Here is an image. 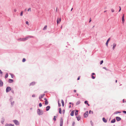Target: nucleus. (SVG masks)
I'll return each mask as SVG.
<instances>
[{"mask_svg": "<svg viewBox=\"0 0 126 126\" xmlns=\"http://www.w3.org/2000/svg\"><path fill=\"white\" fill-rule=\"evenodd\" d=\"M84 103H85V104H87V100L85 101Z\"/></svg>", "mask_w": 126, "mask_h": 126, "instance_id": "obj_58", "label": "nucleus"}, {"mask_svg": "<svg viewBox=\"0 0 126 126\" xmlns=\"http://www.w3.org/2000/svg\"><path fill=\"white\" fill-rule=\"evenodd\" d=\"M63 123V120L62 118H61L60 119V126H62Z\"/></svg>", "mask_w": 126, "mask_h": 126, "instance_id": "obj_6", "label": "nucleus"}, {"mask_svg": "<svg viewBox=\"0 0 126 126\" xmlns=\"http://www.w3.org/2000/svg\"><path fill=\"white\" fill-rule=\"evenodd\" d=\"M26 60L25 59V58H23V60H22V61L23 62H25V61Z\"/></svg>", "mask_w": 126, "mask_h": 126, "instance_id": "obj_30", "label": "nucleus"}, {"mask_svg": "<svg viewBox=\"0 0 126 126\" xmlns=\"http://www.w3.org/2000/svg\"><path fill=\"white\" fill-rule=\"evenodd\" d=\"M117 80H115V82H116V83H117Z\"/></svg>", "mask_w": 126, "mask_h": 126, "instance_id": "obj_64", "label": "nucleus"}, {"mask_svg": "<svg viewBox=\"0 0 126 126\" xmlns=\"http://www.w3.org/2000/svg\"><path fill=\"white\" fill-rule=\"evenodd\" d=\"M5 126H9L8 124H6L5 125Z\"/></svg>", "mask_w": 126, "mask_h": 126, "instance_id": "obj_54", "label": "nucleus"}, {"mask_svg": "<svg viewBox=\"0 0 126 126\" xmlns=\"http://www.w3.org/2000/svg\"><path fill=\"white\" fill-rule=\"evenodd\" d=\"M110 38H109L107 40V41H106V45L107 47H108V44L109 43V41L110 40Z\"/></svg>", "mask_w": 126, "mask_h": 126, "instance_id": "obj_8", "label": "nucleus"}, {"mask_svg": "<svg viewBox=\"0 0 126 126\" xmlns=\"http://www.w3.org/2000/svg\"><path fill=\"white\" fill-rule=\"evenodd\" d=\"M59 18H58L57 20V24L58 25V23H59Z\"/></svg>", "mask_w": 126, "mask_h": 126, "instance_id": "obj_32", "label": "nucleus"}, {"mask_svg": "<svg viewBox=\"0 0 126 126\" xmlns=\"http://www.w3.org/2000/svg\"><path fill=\"white\" fill-rule=\"evenodd\" d=\"M3 82L0 80V86H2L3 85Z\"/></svg>", "mask_w": 126, "mask_h": 126, "instance_id": "obj_16", "label": "nucleus"}, {"mask_svg": "<svg viewBox=\"0 0 126 126\" xmlns=\"http://www.w3.org/2000/svg\"><path fill=\"white\" fill-rule=\"evenodd\" d=\"M90 123H91V125L92 126H93V122H92V121H90Z\"/></svg>", "mask_w": 126, "mask_h": 126, "instance_id": "obj_33", "label": "nucleus"}, {"mask_svg": "<svg viewBox=\"0 0 126 126\" xmlns=\"http://www.w3.org/2000/svg\"><path fill=\"white\" fill-rule=\"evenodd\" d=\"M27 38H28L27 37L24 38H20L18 39V40L19 41H24L26 40L27 39Z\"/></svg>", "mask_w": 126, "mask_h": 126, "instance_id": "obj_3", "label": "nucleus"}, {"mask_svg": "<svg viewBox=\"0 0 126 126\" xmlns=\"http://www.w3.org/2000/svg\"><path fill=\"white\" fill-rule=\"evenodd\" d=\"M116 120L117 121H120L121 119L120 117L118 116L116 117Z\"/></svg>", "mask_w": 126, "mask_h": 126, "instance_id": "obj_7", "label": "nucleus"}, {"mask_svg": "<svg viewBox=\"0 0 126 126\" xmlns=\"http://www.w3.org/2000/svg\"><path fill=\"white\" fill-rule=\"evenodd\" d=\"M39 106L40 107H41L42 106V104L41 103L39 104Z\"/></svg>", "mask_w": 126, "mask_h": 126, "instance_id": "obj_36", "label": "nucleus"}, {"mask_svg": "<svg viewBox=\"0 0 126 126\" xmlns=\"http://www.w3.org/2000/svg\"><path fill=\"white\" fill-rule=\"evenodd\" d=\"M91 76L93 79H94L95 78V74L94 73H93L91 74Z\"/></svg>", "mask_w": 126, "mask_h": 126, "instance_id": "obj_4", "label": "nucleus"}, {"mask_svg": "<svg viewBox=\"0 0 126 126\" xmlns=\"http://www.w3.org/2000/svg\"><path fill=\"white\" fill-rule=\"evenodd\" d=\"M26 24L28 25H29V22L28 21H26Z\"/></svg>", "mask_w": 126, "mask_h": 126, "instance_id": "obj_40", "label": "nucleus"}, {"mask_svg": "<svg viewBox=\"0 0 126 126\" xmlns=\"http://www.w3.org/2000/svg\"><path fill=\"white\" fill-rule=\"evenodd\" d=\"M91 21V18H90L89 19V22H90Z\"/></svg>", "mask_w": 126, "mask_h": 126, "instance_id": "obj_50", "label": "nucleus"}, {"mask_svg": "<svg viewBox=\"0 0 126 126\" xmlns=\"http://www.w3.org/2000/svg\"><path fill=\"white\" fill-rule=\"evenodd\" d=\"M14 103V101L12 102L11 103V105H13Z\"/></svg>", "mask_w": 126, "mask_h": 126, "instance_id": "obj_38", "label": "nucleus"}, {"mask_svg": "<svg viewBox=\"0 0 126 126\" xmlns=\"http://www.w3.org/2000/svg\"><path fill=\"white\" fill-rule=\"evenodd\" d=\"M37 112L38 113L39 115H42L43 114V112L41 111L39 109L37 110Z\"/></svg>", "mask_w": 126, "mask_h": 126, "instance_id": "obj_1", "label": "nucleus"}, {"mask_svg": "<svg viewBox=\"0 0 126 126\" xmlns=\"http://www.w3.org/2000/svg\"><path fill=\"white\" fill-rule=\"evenodd\" d=\"M32 97H34L35 96V95H32Z\"/></svg>", "mask_w": 126, "mask_h": 126, "instance_id": "obj_60", "label": "nucleus"}, {"mask_svg": "<svg viewBox=\"0 0 126 126\" xmlns=\"http://www.w3.org/2000/svg\"><path fill=\"white\" fill-rule=\"evenodd\" d=\"M35 82H32L30 84V86H33L35 85Z\"/></svg>", "mask_w": 126, "mask_h": 126, "instance_id": "obj_13", "label": "nucleus"}, {"mask_svg": "<svg viewBox=\"0 0 126 126\" xmlns=\"http://www.w3.org/2000/svg\"><path fill=\"white\" fill-rule=\"evenodd\" d=\"M102 120L105 123H106L107 122V120L104 117H103L102 118Z\"/></svg>", "mask_w": 126, "mask_h": 126, "instance_id": "obj_10", "label": "nucleus"}, {"mask_svg": "<svg viewBox=\"0 0 126 126\" xmlns=\"http://www.w3.org/2000/svg\"><path fill=\"white\" fill-rule=\"evenodd\" d=\"M50 108V107L49 106H48L46 107V110L47 111H48Z\"/></svg>", "mask_w": 126, "mask_h": 126, "instance_id": "obj_18", "label": "nucleus"}, {"mask_svg": "<svg viewBox=\"0 0 126 126\" xmlns=\"http://www.w3.org/2000/svg\"><path fill=\"white\" fill-rule=\"evenodd\" d=\"M8 73H6L5 77V78H6L7 77H8Z\"/></svg>", "mask_w": 126, "mask_h": 126, "instance_id": "obj_25", "label": "nucleus"}, {"mask_svg": "<svg viewBox=\"0 0 126 126\" xmlns=\"http://www.w3.org/2000/svg\"><path fill=\"white\" fill-rule=\"evenodd\" d=\"M2 72L0 70V74H2Z\"/></svg>", "mask_w": 126, "mask_h": 126, "instance_id": "obj_46", "label": "nucleus"}, {"mask_svg": "<svg viewBox=\"0 0 126 126\" xmlns=\"http://www.w3.org/2000/svg\"><path fill=\"white\" fill-rule=\"evenodd\" d=\"M116 46V43H113V48H112V49L113 50H114V49L115 48V47Z\"/></svg>", "mask_w": 126, "mask_h": 126, "instance_id": "obj_15", "label": "nucleus"}, {"mask_svg": "<svg viewBox=\"0 0 126 126\" xmlns=\"http://www.w3.org/2000/svg\"><path fill=\"white\" fill-rule=\"evenodd\" d=\"M116 121V120L114 118L111 121V123H114Z\"/></svg>", "mask_w": 126, "mask_h": 126, "instance_id": "obj_14", "label": "nucleus"}, {"mask_svg": "<svg viewBox=\"0 0 126 126\" xmlns=\"http://www.w3.org/2000/svg\"><path fill=\"white\" fill-rule=\"evenodd\" d=\"M111 10L112 12H114V10L113 9H111Z\"/></svg>", "mask_w": 126, "mask_h": 126, "instance_id": "obj_39", "label": "nucleus"}, {"mask_svg": "<svg viewBox=\"0 0 126 126\" xmlns=\"http://www.w3.org/2000/svg\"><path fill=\"white\" fill-rule=\"evenodd\" d=\"M87 114H86V112L84 114V117H86Z\"/></svg>", "mask_w": 126, "mask_h": 126, "instance_id": "obj_28", "label": "nucleus"}, {"mask_svg": "<svg viewBox=\"0 0 126 126\" xmlns=\"http://www.w3.org/2000/svg\"><path fill=\"white\" fill-rule=\"evenodd\" d=\"M13 80L12 79H9V83H12L13 82Z\"/></svg>", "mask_w": 126, "mask_h": 126, "instance_id": "obj_19", "label": "nucleus"}, {"mask_svg": "<svg viewBox=\"0 0 126 126\" xmlns=\"http://www.w3.org/2000/svg\"><path fill=\"white\" fill-rule=\"evenodd\" d=\"M58 10V9L57 8H56V11L57 12Z\"/></svg>", "mask_w": 126, "mask_h": 126, "instance_id": "obj_62", "label": "nucleus"}, {"mask_svg": "<svg viewBox=\"0 0 126 126\" xmlns=\"http://www.w3.org/2000/svg\"><path fill=\"white\" fill-rule=\"evenodd\" d=\"M80 78V77H78V78L77 79V80H79V79Z\"/></svg>", "mask_w": 126, "mask_h": 126, "instance_id": "obj_53", "label": "nucleus"}, {"mask_svg": "<svg viewBox=\"0 0 126 126\" xmlns=\"http://www.w3.org/2000/svg\"><path fill=\"white\" fill-rule=\"evenodd\" d=\"M74 91L75 93H76V90H74Z\"/></svg>", "mask_w": 126, "mask_h": 126, "instance_id": "obj_56", "label": "nucleus"}, {"mask_svg": "<svg viewBox=\"0 0 126 126\" xmlns=\"http://www.w3.org/2000/svg\"><path fill=\"white\" fill-rule=\"evenodd\" d=\"M28 11H31V8H29L28 10Z\"/></svg>", "mask_w": 126, "mask_h": 126, "instance_id": "obj_34", "label": "nucleus"}, {"mask_svg": "<svg viewBox=\"0 0 126 126\" xmlns=\"http://www.w3.org/2000/svg\"><path fill=\"white\" fill-rule=\"evenodd\" d=\"M122 20L123 23H124L125 21L124 15L123 14L122 17Z\"/></svg>", "mask_w": 126, "mask_h": 126, "instance_id": "obj_9", "label": "nucleus"}, {"mask_svg": "<svg viewBox=\"0 0 126 126\" xmlns=\"http://www.w3.org/2000/svg\"><path fill=\"white\" fill-rule=\"evenodd\" d=\"M78 114V113L77 112H75V115H76Z\"/></svg>", "mask_w": 126, "mask_h": 126, "instance_id": "obj_48", "label": "nucleus"}, {"mask_svg": "<svg viewBox=\"0 0 126 126\" xmlns=\"http://www.w3.org/2000/svg\"><path fill=\"white\" fill-rule=\"evenodd\" d=\"M62 111H63V114H64L65 112V110H63Z\"/></svg>", "mask_w": 126, "mask_h": 126, "instance_id": "obj_49", "label": "nucleus"}, {"mask_svg": "<svg viewBox=\"0 0 126 126\" xmlns=\"http://www.w3.org/2000/svg\"><path fill=\"white\" fill-rule=\"evenodd\" d=\"M10 75H11L12 78H13L14 77V76L12 74H10Z\"/></svg>", "mask_w": 126, "mask_h": 126, "instance_id": "obj_37", "label": "nucleus"}, {"mask_svg": "<svg viewBox=\"0 0 126 126\" xmlns=\"http://www.w3.org/2000/svg\"><path fill=\"white\" fill-rule=\"evenodd\" d=\"M122 101H123V102L124 103L125 102L124 99H123V100Z\"/></svg>", "mask_w": 126, "mask_h": 126, "instance_id": "obj_57", "label": "nucleus"}, {"mask_svg": "<svg viewBox=\"0 0 126 126\" xmlns=\"http://www.w3.org/2000/svg\"><path fill=\"white\" fill-rule=\"evenodd\" d=\"M58 105L59 107L61 106V104L59 103V101H58Z\"/></svg>", "mask_w": 126, "mask_h": 126, "instance_id": "obj_42", "label": "nucleus"}, {"mask_svg": "<svg viewBox=\"0 0 126 126\" xmlns=\"http://www.w3.org/2000/svg\"><path fill=\"white\" fill-rule=\"evenodd\" d=\"M119 12H120V11L121 10V7H120V6H119Z\"/></svg>", "mask_w": 126, "mask_h": 126, "instance_id": "obj_41", "label": "nucleus"}, {"mask_svg": "<svg viewBox=\"0 0 126 126\" xmlns=\"http://www.w3.org/2000/svg\"><path fill=\"white\" fill-rule=\"evenodd\" d=\"M103 60H101V61H100V65L102 64L103 63Z\"/></svg>", "mask_w": 126, "mask_h": 126, "instance_id": "obj_27", "label": "nucleus"}, {"mask_svg": "<svg viewBox=\"0 0 126 126\" xmlns=\"http://www.w3.org/2000/svg\"><path fill=\"white\" fill-rule=\"evenodd\" d=\"M123 112L125 114H126V111H123Z\"/></svg>", "mask_w": 126, "mask_h": 126, "instance_id": "obj_43", "label": "nucleus"}, {"mask_svg": "<svg viewBox=\"0 0 126 126\" xmlns=\"http://www.w3.org/2000/svg\"><path fill=\"white\" fill-rule=\"evenodd\" d=\"M121 113V111H117L115 112L114 113V114H117L118 113Z\"/></svg>", "mask_w": 126, "mask_h": 126, "instance_id": "obj_17", "label": "nucleus"}, {"mask_svg": "<svg viewBox=\"0 0 126 126\" xmlns=\"http://www.w3.org/2000/svg\"><path fill=\"white\" fill-rule=\"evenodd\" d=\"M13 122L16 125H19V122L16 120H13Z\"/></svg>", "mask_w": 126, "mask_h": 126, "instance_id": "obj_2", "label": "nucleus"}, {"mask_svg": "<svg viewBox=\"0 0 126 126\" xmlns=\"http://www.w3.org/2000/svg\"><path fill=\"white\" fill-rule=\"evenodd\" d=\"M4 119H3L1 121V123L2 124H3V123L4 122Z\"/></svg>", "mask_w": 126, "mask_h": 126, "instance_id": "obj_45", "label": "nucleus"}, {"mask_svg": "<svg viewBox=\"0 0 126 126\" xmlns=\"http://www.w3.org/2000/svg\"><path fill=\"white\" fill-rule=\"evenodd\" d=\"M8 125H9V126H14V125H12L11 124H10Z\"/></svg>", "mask_w": 126, "mask_h": 126, "instance_id": "obj_35", "label": "nucleus"}, {"mask_svg": "<svg viewBox=\"0 0 126 126\" xmlns=\"http://www.w3.org/2000/svg\"><path fill=\"white\" fill-rule=\"evenodd\" d=\"M59 113L60 114H61L62 113V109L61 108H60L59 109Z\"/></svg>", "mask_w": 126, "mask_h": 126, "instance_id": "obj_22", "label": "nucleus"}, {"mask_svg": "<svg viewBox=\"0 0 126 126\" xmlns=\"http://www.w3.org/2000/svg\"><path fill=\"white\" fill-rule=\"evenodd\" d=\"M91 112L92 114H93V111H91V110H90L89 111V114H91Z\"/></svg>", "mask_w": 126, "mask_h": 126, "instance_id": "obj_29", "label": "nucleus"}, {"mask_svg": "<svg viewBox=\"0 0 126 126\" xmlns=\"http://www.w3.org/2000/svg\"><path fill=\"white\" fill-rule=\"evenodd\" d=\"M45 95L44 94H41V96H39V99H41L42 98H43V97Z\"/></svg>", "mask_w": 126, "mask_h": 126, "instance_id": "obj_12", "label": "nucleus"}, {"mask_svg": "<svg viewBox=\"0 0 126 126\" xmlns=\"http://www.w3.org/2000/svg\"><path fill=\"white\" fill-rule=\"evenodd\" d=\"M44 99L45 100V105H47L48 103V102L46 98H45Z\"/></svg>", "mask_w": 126, "mask_h": 126, "instance_id": "obj_11", "label": "nucleus"}, {"mask_svg": "<svg viewBox=\"0 0 126 126\" xmlns=\"http://www.w3.org/2000/svg\"><path fill=\"white\" fill-rule=\"evenodd\" d=\"M107 10H105V11H104V13H105L106 12H107Z\"/></svg>", "mask_w": 126, "mask_h": 126, "instance_id": "obj_61", "label": "nucleus"}, {"mask_svg": "<svg viewBox=\"0 0 126 126\" xmlns=\"http://www.w3.org/2000/svg\"><path fill=\"white\" fill-rule=\"evenodd\" d=\"M47 27V25L45 26L43 29V30H46V29Z\"/></svg>", "mask_w": 126, "mask_h": 126, "instance_id": "obj_26", "label": "nucleus"}, {"mask_svg": "<svg viewBox=\"0 0 126 126\" xmlns=\"http://www.w3.org/2000/svg\"><path fill=\"white\" fill-rule=\"evenodd\" d=\"M74 114V112L73 111H72L70 113V115L71 116H73Z\"/></svg>", "mask_w": 126, "mask_h": 126, "instance_id": "obj_23", "label": "nucleus"}, {"mask_svg": "<svg viewBox=\"0 0 126 126\" xmlns=\"http://www.w3.org/2000/svg\"><path fill=\"white\" fill-rule=\"evenodd\" d=\"M55 116H54V118H53V120L55 121H56V118H55Z\"/></svg>", "mask_w": 126, "mask_h": 126, "instance_id": "obj_44", "label": "nucleus"}, {"mask_svg": "<svg viewBox=\"0 0 126 126\" xmlns=\"http://www.w3.org/2000/svg\"><path fill=\"white\" fill-rule=\"evenodd\" d=\"M23 13V11H21V12L20 14V16H22Z\"/></svg>", "mask_w": 126, "mask_h": 126, "instance_id": "obj_31", "label": "nucleus"}, {"mask_svg": "<svg viewBox=\"0 0 126 126\" xmlns=\"http://www.w3.org/2000/svg\"><path fill=\"white\" fill-rule=\"evenodd\" d=\"M106 8H107V7H105L104 8V9H106Z\"/></svg>", "mask_w": 126, "mask_h": 126, "instance_id": "obj_63", "label": "nucleus"}, {"mask_svg": "<svg viewBox=\"0 0 126 126\" xmlns=\"http://www.w3.org/2000/svg\"><path fill=\"white\" fill-rule=\"evenodd\" d=\"M77 119L78 121H79L81 119V117L80 116H78L77 117Z\"/></svg>", "mask_w": 126, "mask_h": 126, "instance_id": "obj_20", "label": "nucleus"}, {"mask_svg": "<svg viewBox=\"0 0 126 126\" xmlns=\"http://www.w3.org/2000/svg\"><path fill=\"white\" fill-rule=\"evenodd\" d=\"M17 11V10L16 9H15L14 10V11L15 12H16Z\"/></svg>", "mask_w": 126, "mask_h": 126, "instance_id": "obj_52", "label": "nucleus"}, {"mask_svg": "<svg viewBox=\"0 0 126 126\" xmlns=\"http://www.w3.org/2000/svg\"><path fill=\"white\" fill-rule=\"evenodd\" d=\"M87 105H88V106H90V105L88 103L87 101Z\"/></svg>", "mask_w": 126, "mask_h": 126, "instance_id": "obj_55", "label": "nucleus"}, {"mask_svg": "<svg viewBox=\"0 0 126 126\" xmlns=\"http://www.w3.org/2000/svg\"><path fill=\"white\" fill-rule=\"evenodd\" d=\"M61 102L62 105V106L63 107L64 105V102L63 100H61Z\"/></svg>", "mask_w": 126, "mask_h": 126, "instance_id": "obj_21", "label": "nucleus"}, {"mask_svg": "<svg viewBox=\"0 0 126 126\" xmlns=\"http://www.w3.org/2000/svg\"><path fill=\"white\" fill-rule=\"evenodd\" d=\"M80 101H78L76 103V104L77 105H78L80 104Z\"/></svg>", "mask_w": 126, "mask_h": 126, "instance_id": "obj_24", "label": "nucleus"}, {"mask_svg": "<svg viewBox=\"0 0 126 126\" xmlns=\"http://www.w3.org/2000/svg\"><path fill=\"white\" fill-rule=\"evenodd\" d=\"M11 90V88L9 87H7L6 91L7 92H8L10 91Z\"/></svg>", "mask_w": 126, "mask_h": 126, "instance_id": "obj_5", "label": "nucleus"}, {"mask_svg": "<svg viewBox=\"0 0 126 126\" xmlns=\"http://www.w3.org/2000/svg\"><path fill=\"white\" fill-rule=\"evenodd\" d=\"M103 68L107 70H108L106 68V67H103Z\"/></svg>", "mask_w": 126, "mask_h": 126, "instance_id": "obj_47", "label": "nucleus"}, {"mask_svg": "<svg viewBox=\"0 0 126 126\" xmlns=\"http://www.w3.org/2000/svg\"><path fill=\"white\" fill-rule=\"evenodd\" d=\"M59 23H60L61 21V18H60L59 19Z\"/></svg>", "mask_w": 126, "mask_h": 126, "instance_id": "obj_51", "label": "nucleus"}, {"mask_svg": "<svg viewBox=\"0 0 126 126\" xmlns=\"http://www.w3.org/2000/svg\"><path fill=\"white\" fill-rule=\"evenodd\" d=\"M88 111H87V117L88 116Z\"/></svg>", "mask_w": 126, "mask_h": 126, "instance_id": "obj_59", "label": "nucleus"}]
</instances>
